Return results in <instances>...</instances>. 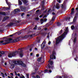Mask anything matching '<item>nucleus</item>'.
<instances>
[{
    "label": "nucleus",
    "mask_w": 78,
    "mask_h": 78,
    "mask_svg": "<svg viewBox=\"0 0 78 78\" xmlns=\"http://www.w3.org/2000/svg\"><path fill=\"white\" fill-rule=\"evenodd\" d=\"M64 31L65 32L64 34H63L61 36H59L56 39L55 42L56 45H57V44H58L59 42H61L62 41V39H64V36H65V34H67L68 33V27H66V29L64 30Z\"/></svg>",
    "instance_id": "nucleus-1"
},
{
    "label": "nucleus",
    "mask_w": 78,
    "mask_h": 78,
    "mask_svg": "<svg viewBox=\"0 0 78 78\" xmlns=\"http://www.w3.org/2000/svg\"><path fill=\"white\" fill-rule=\"evenodd\" d=\"M22 52H23V50H22V49H20V51H16L11 53H9L8 54V56L9 58H12V56H15L16 53V54L19 53H20V57H22V56H23V55Z\"/></svg>",
    "instance_id": "nucleus-2"
},
{
    "label": "nucleus",
    "mask_w": 78,
    "mask_h": 78,
    "mask_svg": "<svg viewBox=\"0 0 78 78\" xmlns=\"http://www.w3.org/2000/svg\"><path fill=\"white\" fill-rule=\"evenodd\" d=\"M12 62H13V64L12 65H11L10 66V68L12 69H13L14 67L15 66L14 64H18L21 66H23V67H26V65L25 64L23 63V62H22V61L21 60H19L17 61H13Z\"/></svg>",
    "instance_id": "nucleus-3"
},
{
    "label": "nucleus",
    "mask_w": 78,
    "mask_h": 78,
    "mask_svg": "<svg viewBox=\"0 0 78 78\" xmlns=\"http://www.w3.org/2000/svg\"><path fill=\"white\" fill-rule=\"evenodd\" d=\"M49 63L48 64L47 67L49 69H53L54 67L52 65L53 64V61H50V60L48 61Z\"/></svg>",
    "instance_id": "nucleus-4"
},
{
    "label": "nucleus",
    "mask_w": 78,
    "mask_h": 78,
    "mask_svg": "<svg viewBox=\"0 0 78 78\" xmlns=\"http://www.w3.org/2000/svg\"><path fill=\"white\" fill-rule=\"evenodd\" d=\"M55 55V52H53L52 54H51V55L50 56V61L51 60V59H56V57L55 56V55Z\"/></svg>",
    "instance_id": "nucleus-5"
},
{
    "label": "nucleus",
    "mask_w": 78,
    "mask_h": 78,
    "mask_svg": "<svg viewBox=\"0 0 78 78\" xmlns=\"http://www.w3.org/2000/svg\"><path fill=\"white\" fill-rule=\"evenodd\" d=\"M19 12H20V9H19V8L15 9L14 10V14H17V13Z\"/></svg>",
    "instance_id": "nucleus-6"
},
{
    "label": "nucleus",
    "mask_w": 78,
    "mask_h": 78,
    "mask_svg": "<svg viewBox=\"0 0 78 78\" xmlns=\"http://www.w3.org/2000/svg\"><path fill=\"white\" fill-rule=\"evenodd\" d=\"M45 41H44L41 45V48H42V49L44 48V47H45Z\"/></svg>",
    "instance_id": "nucleus-7"
},
{
    "label": "nucleus",
    "mask_w": 78,
    "mask_h": 78,
    "mask_svg": "<svg viewBox=\"0 0 78 78\" xmlns=\"http://www.w3.org/2000/svg\"><path fill=\"white\" fill-rule=\"evenodd\" d=\"M20 9H21V11H25V9H26V8L23 6H20Z\"/></svg>",
    "instance_id": "nucleus-8"
},
{
    "label": "nucleus",
    "mask_w": 78,
    "mask_h": 78,
    "mask_svg": "<svg viewBox=\"0 0 78 78\" xmlns=\"http://www.w3.org/2000/svg\"><path fill=\"white\" fill-rule=\"evenodd\" d=\"M14 25V23L11 22L9 24L7 25V26H8V27H10V26H12V25Z\"/></svg>",
    "instance_id": "nucleus-9"
},
{
    "label": "nucleus",
    "mask_w": 78,
    "mask_h": 78,
    "mask_svg": "<svg viewBox=\"0 0 78 78\" xmlns=\"http://www.w3.org/2000/svg\"><path fill=\"white\" fill-rule=\"evenodd\" d=\"M19 37H18L17 38L15 39V40L13 41V42H18L19 41Z\"/></svg>",
    "instance_id": "nucleus-10"
},
{
    "label": "nucleus",
    "mask_w": 78,
    "mask_h": 78,
    "mask_svg": "<svg viewBox=\"0 0 78 78\" xmlns=\"http://www.w3.org/2000/svg\"><path fill=\"white\" fill-rule=\"evenodd\" d=\"M60 7V6L59 5V3H57L55 7L57 9H59V8Z\"/></svg>",
    "instance_id": "nucleus-11"
},
{
    "label": "nucleus",
    "mask_w": 78,
    "mask_h": 78,
    "mask_svg": "<svg viewBox=\"0 0 78 78\" xmlns=\"http://www.w3.org/2000/svg\"><path fill=\"white\" fill-rule=\"evenodd\" d=\"M77 18V16L76 15L73 20V21L72 22L73 23H75V22L76 21V19Z\"/></svg>",
    "instance_id": "nucleus-12"
},
{
    "label": "nucleus",
    "mask_w": 78,
    "mask_h": 78,
    "mask_svg": "<svg viewBox=\"0 0 78 78\" xmlns=\"http://www.w3.org/2000/svg\"><path fill=\"white\" fill-rule=\"evenodd\" d=\"M3 9H5V10H6L7 11H8V10H9L10 9V8H9V7L6 8L5 7H3Z\"/></svg>",
    "instance_id": "nucleus-13"
},
{
    "label": "nucleus",
    "mask_w": 78,
    "mask_h": 78,
    "mask_svg": "<svg viewBox=\"0 0 78 78\" xmlns=\"http://www.w3.org/2000/svg\"><path fill=\"white\" fill-rule=\"evenodd\" d=\"M74 10H75V9L74 8H72L71 9V12L70 13L71 14H73L74 13Z\"/></svg>",
    "instance_id": "nucleus-14"
},
{
    "label": "nucleus",
    "mask_w": 78,
    "mask_h": 78,
    "mask_svg": "<svg viewBox=\"0 0 78 78\" xmlns=\"http://www.w3.org/2000/svg\"><path fill=\"white\" fill-rule=\"evenodd\" d=\"M24 3V4H26L28 2V1L27 0H21Z\"/></svg>",
    "instance_id": "nucleus-15"
},
{
    "label": "nucleus",
    "mask_w": 78,
    "mask_h": 78,
    "mask_svg": "<svg viewBox=\"0 0 78 78\" xmlns=\"http://www.w3.org/2000/svg\"><path fill=\"white\" fill-rule=\"evenodd\" d=\"M18 2L19 5H22V1H20V0H18Z\"/></svg>",
    "instance_id": "nucleus-16"
},
{
    "label": "nucleus",
    "mask_w": 78,
    "mask_h": 78,
    "mask_svg": "<svg viewBox=\"0 0 78 78\" xmlns=\"http://www.w3.org/2000/svg\"><path fill=\"white\" fill-rule=\"evenodd\" d=\"M0 14L1 15H4L5 16V14H6V13L3 12H0Z\"/></svg>",
    "instance_id": "nucleus-17"
},
{
    "label": "nucleus",
    "mask_w": 78,
    "mask_h": 78,
    "mask_svg": "<svg viewBox=\"0 0 78 78\" xmlns=\"http://www.w3.org/2000/svg\"><path fill=\"white\" fill-rule=\"evenodd\" d=\"M9 19V17L8 16H6L4 18L3 21H5L7 19Z\"/></svg>",
    "instance_id": "nucleus-18"
},
{
    "label": "nucleus",
    "mask_w": 78,
    "mask_h": 78,
    "mask_svg": "<svg viewBox=\"0 0 78 78\" xmlns=\"http://www.w3.org/2000/svg\"><path fill=\"white\" fill-rule=\"evenodd\" d=\"M5 1L7 5H8L9 8H10V7L11 6V4H9L8 2V0H5Z\"/></svg>",
    "instance_id": "nucleus-19"
},
{
    "label": "nucleus",
    "mask_w": 78,
    "mask_h": 78,
    "mask_svg": "<svg viewBox=\"0 0 78 78\" xmlns=\"http://www.w3.org/2000/svg\"><path fill=\"white\" fill-rule=\"evenodd\" d=\"M12 39L11 38H9V39H7V40H5V42H8V41H12Z\"/></svg>",
    "instance_id": "nucleus-20"
},
{
    "label": "nucleus",
    "mask_w": 78,
    "mask_h": 78,
    "mask_svg": "<svg viewBox=\"0 0 78 78\" xmlns=\"http://www.w3.org/2000/svg\"><path fill=\"white\" fill-rule=\"evenodd\" d=\"M40 22H41V24H42V23H44V19H41L40 20Z\"/></svg>",
    "instance_id": "nucleus-21"
},
{
    "label": "nucleus",
    "mask_w": 78,
    "mask_h": 78,
    "mask_svg": "<svg viewBox=\"0 0 78 78\" xmlns=\"http://www.w3.org/2000/svg\"><path fill=\"white\" fill-rule=\"evenodd\" d=\"M57 25L58 27H59L61 25V23L60 22H58L57 23Z\"/></svg>",
    "instance_id": "nucleus-22"
},
{
    "label": "nucleus",
    "mask_w": 78,
    "mask_h": 78,
    "mask_svg": "<svg viewBox=\"0 0 78 78\" xmlns=\"http://www.w3.org/2000/svg\"><path fill=\"white\" fill-rule=\"evenodd\" d=\"M50 24L49 23L46 24L45 26V27L47 28V27H48L49 26H50Z\"/></svg>",
    "instance_id": "nucleus-23"
},
{
    "label": "nucleus",
    "mask_w": 78,
    "mask_h": 78,
    "mask_svg": "<svg viewBox=\"0 0 78 78\" xmlns=\"http://www.w3.org/2000/svg\"><path fill=\"white\" fill-rule=\"evenodd\" d=\"M9 44V42H8L5 43H3L2 44L3 45H6V44Z\"/></svg>",
    "instance_id": "nucleus-24"
},
{
    "label": "nucleus",
    "mask_w": 78,
    "mask_h": 78,
    "mask_svg": "<svg viewBox=\"0 0 78 78\" xmlns=\"http://www.w3.org/2000/svg\"><path fill=\"white\" fill-rule=\"evenodd\" d=\"M62 33V30H61L59 32V33L58 34V35H59V34H61V33Z\"/></svg>",
    "instance_id": "nucleus-25"
},
{
    "label": "nucleus",
    "mask_w": 78,
    "mask_h": 78,
    "mask_svg": "<svg viewBox=\"0 0 78 78\" xmlns=\"http://www.w3.org/2000/svg\"><path fill=\"white\" fill-rule=\"evenodd\" d=\"M0 53H1V54H2V55H4V54H5V52L3 51H0Z\"/></svg>",
    "instance_id": "nucleus-26"
},
{
    "label": "nucleus",
    "mask_w": 78,
    "mask_h": 78,
    "mask_svg": "<svg viewBox=\"0 0 78 78\" xmlns=\"http://www.w3.org/2000/svg\"><path fill=\"white\" fill-rule=\"evenodd\" d=\"M71 28L72 30H74V29H75V27H74V26L73 25V26H71Z\"/></svg>",
    "instance_id": "nucleus-27"
},
{
    "label": "nucleus",
    "mask_w": 78,
    "mask_h": 78,
    "mask_svg": "<svg viewBox=\"0 0 78 78\" xmlns=\"http://www.w3.org/2000/svg\"><path fill=\"white\" fill-rule=\"evenodd\" d=\"M76 41V37H75L73 41V42H74V44H75Z\"/></svg>",
    "instance_id": "nucleus-28"
},
{
    "label": "nucleus",
    "mask_w": 78,
    "mask_h": 78,
    "mask_svg": "<svg viewBox=\"0 0 78 78\" xmlns=\"http://www.w3.org/2000/svg\"><path fill=\"white\" fill-rule=\"evenodd\" d=\"M32 11H34V9H33L32 10L30 11L29 12V13L31 14V13H32Z\"/></svg>",
    "instance_id": "nucleus-29"
},
{
    "label": "nucleus",
    "mask_w": 78,
    "mask_h": 78,
    "mask_svg": "<svg viewBox=\"0 0 78 78\" xmlns=\"http://www.w3.org/2000/svg\"><path fill=\"white\" fill-rule=\"evenodd\" d=\"M41 58H38L37 60V61L39 62L41 61Z\"/></svg>",
    "instance_id": "nucleus-30"
},
{
    "label": "nucleus",
    "mask_w": 78,
    "mask_h": 78,
    "mask_svg": "<svg viewBox=\"0 0 78 78\" xmlns=\"http://www.w3.org/2000/svg\"><path fill=\"white\" fill-rule=\"evenodd\" d=\"M34 30H37V26H35L34 27Z\"/></svg>",
    "instance_id": "nucleus-31"
},
{
    "label": "nucleus",
    "mask_w": 78,
    "mask_h": 78,
    "mask_svg": "<svg viewBox=\"0 0 78 78\" xmlns=\"http://www.w3.org/2000/svg\"><path fill=\"white\" fill-rule=\"evenodd\" d=\"M41 5H44V1H42L41 2Z\"/></svg>",
    "instance_id": "nucleus-32"
},
{
    "label": "nucleus",
    "mask_w": 78,
    "mask_h": 78,
    "mask_svg": "<svg viewBox=\"0 0 78 78\" xmlns=\"http://www.w3.org/2000/svg\"><path fill=\"white\" fill-rule=\"evenodd\" d=\"M75 30H78V27H75Z\"/></svg>",
    "instance_id": "nucleus-33"
},
{
    "label": "nucleus",
    "mask_w": 78,
    "mask_h": 78,
    "mask_svg": "<svg viewBox=\"0 0 78 78\" xmlns=\"http://www.w3.org/2000/svg\"><path fill=\"white\" fill-rule=\"evenodd\" d=\"M43 10H44V5H42Z\"/></svg>",
    "instance_id": "nucleus-34"
},
{
    "label": "nucleus",
    "mask_w": 78,
    "mask_h": 78,
    "mask_svg": "<svg viewBox=\"0 0 78 78\" xmlns=\"http://www.w3.org/2000/svg\"><path fill=\"white\" fill-rule=\"evenodd\" d=\"M44 22H46L47 20V19H44Z\"/></svg>",
    "instance_id": "nucleus-35"
},
{
    "label": "nucleus",
    "mask_w": 78,
    "mask_h": 78,
    "mask_svg": "<svg viewBox=\"0 0 78 78\" xmlns=\"http://www.w3.org/2000/svg\"><path fill=\"white\" fill-rule=\"evenodd\" d=\"M21 32H18V35H19L20 34H21Z\"/></svg>",
    "instance_id": "nucleus-36"
},
{
    "label": "nucleus",
    "mask_w": 78,
    "mask_h": 78,
    "mask_svg": "<svg viewBox=\"0 0 78 78\" xmlns=\"http://www.w3.org/2000/svg\"><path fill=\"white\" fill-rule=\"evenodd\" d=\"M54 19H55V17H53L52 18V21H53L54 20Z\"/></svg>",
    "instance_id": "nucleus-37"
},
{
    "label": "nucleus",
    "mask_w": 78,
    "mask_h": 78,
    "mask_svg": "<svg viewBox=\"0 0 78 78\" xmlns=\"http://www.w3.org/2000/svg\"><path fill=\"white\" fill-rule=\"evenodd\" d=\"M46 17H47V15H45L43 16V19H44V18H45Z\"/></svg>",
    "instance_id": "nucleus-38"
},
{
    "label": "nucleus",
    "mask_w": 78,
    "mask_h": 78,
    "mask_svg": "<svg viewBox=\"0 0 78 78\" xmlns=\"http://www.w3.org/2000/svg\"><path fill=\"white\" fill-rule=\"evenodd\" d=\"M4 42V41H0V43L2 44V43H3Z\"/></svg>",
    "instance_id": "nucleus-39"
},
{
    "label": "nucleus",
    "mask_w": 78,
    "mask_h": 78,
    "mask_svg": "<svg viewBox=\"0 0 78 78\" xmlns=\"http://www.w3.org/2000/svg\"><path fill=\"white\" fill-rule=\"evenodd\" d=\"M27 78H29V74H27Z\"/></svg>",
    "instance_id": "nucleus-40"
},
{
    "label": "nucleus",
    "mask_w": 78,
    "mask_h": 78,
    "mask_svg": "<svg viewBox=\"0 0 78 78\" xmlns=\"http://www.w3.org/2000/svg\"><path fill=\"white\" fill-rule=\"evenodd\" d=\"M51 9H49L48 10V12L49 13L50 12V11H51Z\"/></svg>",
    "instance_id": "nucleus-41"
},
{
    "label": "nucleus",
    "mask_w": 78,
    "mask_h": 78,
    "mask_svg": "<svg viewBox=\"0 0 78 78\" xmlns=\"http://www.w3.org/2000/svg\"><path fill=\"white\" fill-rule=\"evenodd\" d=\"M15 75H16V76L17 75V72H16V71H15Z\"/></svg>",
    "instance_id": "nucleus-42"
},
{
    "label": "nucleus",
    "mask_w": 78,
    "mask_h": 78,
    "mask_svg": "<svg viewBox=\"0 0 78 78\" xmlns=\"http://www.w3.org/2000/svg\"><path fill=\"white\" fill-rule=\"evenodd\" d=\"M14 34H13L9 36H10V37H12L13 36V35H14Z\"/></svg>",
    "instance_id": "nucleus-43"
},
{
    "label": "nucleus",
    "mask_w": 78,
    "mask_h": 78,
    "mask_svg": "<svg viewBox=\"0 0 78 78\" xmlns=\"http://www.w3.org/2000/svg\"><path fill=\"white\" fill-rule=\"evenodd\" d=\"M57 1L58 2V3H61V0H57Z\"/></svg>",
    "instance_id": "nucleus-44"
},
{
    "label": "nucleus",
    "mask_w": 78,
    "mask_h": 78,
    "mask_svg": "<svg viewBox=\"0 0 78 78\" xmlns=\"http://www.w3.org/2000/svg\"><path fill=\"white\" fill-rule=\"evenodd\" d=\"M36 77L37 78H40L39 76L38 75H37Z\"/></svg>",
    "instance_id": "nucleus-45"
},
{
    "label": "nucleus",
    "mask_w": 78,
    "mask_h": 78,
    "mask_svg": "<svg viewBox=\"0 0 78 78\" xmlns=\"http://www.w3.org/2000/svg\"><path fill=\"white\" fill-rule=\"evenodd\" d=\"M61 8H64V6L63 5H62L61 6Z\"/></svg>",
    "instance_id": "nucleus-46"
},
{
    "label": "nucleus",
    "mask_w": 78,
    "mask_h": 78,
    "mask_svg": "<svg viewBox=\"0 0 78 78\" xmlns=\"http://www.w3.org/2000/svg\"><path fill=\"white\" fill-rule=\"evenodd\" d=\"M17 75L18 76H20V74L19 73H18Z\"/></svg>",
    "instance_id": "nucleus-47"
},
{
    "label": "nucleus",
    "mask_w": 78,
    "mask_h": 78,
    "mask_svg": "<svg viewBox=\"0 0 78 78\" xmlns=\"http://www.w3.org/2000/svg\"><path fill=\"white\" fill-rule=\"evenodd\" d=\"M35 20H39V18H35Z\"/></svg>",
    "instance_id": "nucleus-48"
},
{
    "label": "nucleus",
    "mask_w": 78,
    "mask_h": 78,
    "mask_svg": "<svg viewBox=\"0 0 78 78\" xmlns=\"http://www.w3.org/2000/svg\"><path fill=\"white\" fill-rule=\"evenodd\" d=\"M40 11V9L37 10L36 11V12H39Z\"/></svg>",
    "instance_id": "nucleus-49"
},
{
    "label": "nucleus",
    "mask_w": 78,
    "mask_h": 78,
    "mask_svg": "<svg viewBox=\"0 0 78 78\" xmlns=\"http://www.w3.org/2000/svg\"><path fill=\"white\" fill-rule=\"evenodd\" d=\"M43 16H44V15H42L40 16L39 17H43Z\"/></svg>",
    "instance_id": "nucleus-50"
},
{
    "label": "nucleus",
    "mask_w": 78,
    "mask_h": 78,
    "mask_svg": "<svg viewBox=\"0 0 78 78\" xmlns=\"http://www.w3.org/2000/svg\"><path fill=\"white\" fill-rule=\"evenodd\" d=\"M37 42L38 43H39V42H40V40H38L37 41Z\"/></svg>",
    "instance_id": "nucleus-51"
},
{
    "label": "nucleus",
    "mask_w": 78,
    "mask_h": 78,
    "mask_svg": "<svg viewBox=\"0 0 78 78\" xmlns=\"http://www.w3.org/2000/svg\"><path fill=\"white\" fill-rule=\"evenodd\" d=\"M48 44H49V45H50V44H51V42H50V41H49V42H48Z\"/></svg>",
    "instance_id": "nucleus-52"
},
{
    "label": "nucleus",
    "mask_w": 78,
    "mask_h": 78,
    "mask_svg": "<svg viewBox=\"0 0 78 78\" xmlns=\"http://www.w3.org/2000/svg\"><path fill=\"white\" fill-rule=\"evenodd\" d=\"M52 15H55V13L54 12H52Z\"/></svg>",
    "instance_id": "nucleus-53"
},
{
    "label": "nucleus",
    "mask_w": 78,
    "mask_h": 78,
    "mask_svg": "<svg viewBox=\"0 0 78 78\" xmlns=\"http://www.w3.org/2000/svg\"><path fill=\"white\" fill-rule=\"evenodd\" d=\"M49 73H51V69H50L49 70Z\"/></svg>",
    "instance_id": "nucleus-54"
},
{
    "label": "nucleus",
    "mask_w": 78,
    "mask_h": 78,
    "mask_svg": "<svg viewBox=\"0 0 78 78\" xmlns=\"http://www.w3.org/2000/svg\"><path fill=\"white\" fill-rule=\"evenodd\" d=\"M48 46H46V48H45V49H48Z\"/></svg>",
    "instance_id": "nucleus-55"
},
{
    "label": "nucleus",
    "mask_w": 78,
    "mask_h": 78,
    "mask_svg": "<svg viewBox=\"0 0 78 78\" xmlns=\"http://www.w3.org/2000/svg\"><path fill=\"white\" fill-rule=\"evenodd\" d=\"M48 70H47V69H46L45 70H44V71L46 72H48Z\"/></svg>",
    "instance_id": "nucleus-56"
},
{
    "label": "nucleus",
    "mask_w": 78,
    "mask_h": 78,
    "mask_svg": "<svg viewBox=\"0 0 78 78\" xmlns=\"http://www.w3.org/2000/svg\"><path fill=\"white\" fill-rule=\"evenodd\" d=\"M77 58H74V59L75 61H77Z\"/></svg>",
    "instance_id": "nucleus-57"
},
{
    "label": "nucleus",
    "mask_w": 78,
    "mask_h": 78,
    "mask_svg": "<svg viewBox=\"0 0 78 78\" xmlns=\"http://www.w3.org/2000/svg\"><path fill=\"white\" fill-rule=\"evenodd\" d=\"M36 55L37 57H39V54H37Z\"/></svg>",
    "instance_id": "nucleus-58"
},
{
    "label": "nucleus",
    "mask_w": 78,
    "mask_h": 78,
    "mask_svg": "<svg viewBox=\"0 0 78 78\" xmlns=\"http://www.w3.org/2000/svg\"><path fill=\"white\" fill-rule=\"evenodd\" d=\"M24 14H25L24 13H23L22 14H21V16H23V15H24Z\"/></svg>",
    "instance_id": "nucleus-59"
},
{
    "label": "nucleus",
    "mask_w": 78,
    "mask_h": 78,
    "mask_svg": "<svg viewBox=\"0 0 78 78\" xmlns=\"http://www.w3.org/2000/svg\"><path fill=\"white\" fill-rule=\"evenodd\" d=\"M30 56H32V55H33V53H30Z\"/></svg>",
    "instance_id": "nucleus-60"
},
{
    "label": "nucleus",
    "mask_w": 78,
    "mask_h": 78,
    "mask_svg": "<svg viewBox=\"0 0 78 78\" xmlns=\"http://www.w3.org/2000/svg\"><path fill=\"white\" fill-rule=\"evenodd\" d=\"M76 11H78V7L76 8Z\"/></svg>",
    "instance_id": "nucleus-61"
},
{
    "label": "nucleus",
    "mask_w": 78,
    "mask_h": 78,
    "mask_svg": "<svg viewBox=\"0 0 78 78\" xmlns=\"http://www.w3.org/2000/svg\"><path fill=\"white\" fill-rule=\"evenodd\" d=\"M47 29H48V28L47 27H46V28H45L44 29V30H47Z\"/></svg>",
    "instance_id": "nucleus-62"
},
{
    "label": "nucleus",
    "mask_w": 78,
    "mask_h": 78,
    "mask_svg": "<svg viewBox=\"0 0 78 78\" xmlns=\"http://www.w3.org/2000/svg\"><path fill=\"white\" fill-rule=\"evenodd\" d=\"M10 75H11L12 76H13V73H10Z\"/></svg>",
    "instance_id": "nucleus-63"
},
{
    "label": "nucleus",
    "mask_w": 78,
    "mask_h": 78,
    "mask_svg": "<svg viewBox=\"0 0 78 78\" xmlns=\"http://www.w3.org/2000/svg\"><path fill=\"white\" fill-rule=\"evenodd\" d=\"M22 78H25V76H22Z\"/></svg>",
    "instance_id": "nucleus-64"
}]
</instances>
